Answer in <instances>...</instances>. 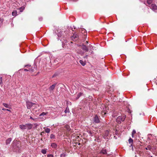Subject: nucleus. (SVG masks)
<instances>
[{
  "label": "nucleus",
  "instance_id": "c85d7f7f",
  "mask_svg": "<svg viewBox=\"0 0 157 157\" xmlns=\"http://www.w3.org/2000/svg\"><path fill=\"white\" fill-rule=\"evenodd\" d=\"M64 112L65 113H69V108L68 107H67L66 109L65 110V111Z\"/></svg>",
  "mask_w": 157,
  "mask_h": 157
},
{
  "label": "nucleus",
  "instance_id": "6ab92c4d",
  "mask_svg": "<svg viewBox=\"0 0 157 157\" xmlns=\"http://www.w3.org/2000/svg\"><path fill=\"white\" fill-rule=\"evenodd\" d=\"M65 128L68 131H70L71 130V128H70V126L67 125L66 124L65 126Z\"/></svg>",
  "mask_w": 157,
  "mask_h": 157
},
{
  "label": "nucleus",
  "instance_id": "20e7f679",
  "mask_svg": "<svg viewBox=\"0 0 157 157\" xmlns=\"http://www.w3.org/2000/svg\"><path fill=\"white\" fill-rule=\"evenodd\" d=\"M150 8L154 12L157 13V6L155 4H152L151 6H149Z\"/></svg>",
  "mask_w": 157,
  "mask_h": 157
},
{
  "label": "nucleus",
  "instance_id": "7c9ffc66",
  "mask_svg": "<svg viewBox=\"0 0 157 157\" xmlns=\"http://www.w3.org/2000/svg\"><path fill=\"white\" fill-rule=\"evenodd\" d=\"M114 132H113V133L114 134H115L117 135L118 134V132L116 129H114Z\"/></svg>",
  "mask_w": 157,
  "mask_h": 157
},
{
  "label": "nucleus",
  "instance_id": "bb28decb",
  "mask_svg": "<svg viewBox=\"0 0 157 157\" xmlns=\"http://www.w3.org/2000/svg\"><path fill=\"white\" fill-rule=\"evenodd\" d=\"M87 132L89 134V135L90 136H93V133L91 131H90L88 130L87 131Z\"/></svg>",
  "mask_w": 157,
  "mask_h": 157
},
{
  "label": "nucleus",
  "instance_id": "e433bc0d",
  "mask_svg": "<svg viewBox=\"0 0 157 157\" xmlns=\"http://www.w3.org/2000/svg\"><path fill=\"white\" fill-rule=\"evenodd\" d=\"M136 133V131L135 130H133L132 132V134H135Z\"/></svg>",
  "mask_w": 157,
  "mask_h": 157
},
{
  "label": "nucleus",
  "instance_id": "4468645a",
  "mask_svg": "<svg viewBox=\"0 0 157 157\" xmlns=\"http://www.w3.org/2000/svg\"><path fill=\"white\" fill-rule=\"evenodd\" d=\"M51 146L53 148H56L57 147V145L56 143H53L51 144Z\"/></svg>",
  "mask_w": 157,
  "mask_h": 157
},
{
  "label": "nucleus",
  "instance_id": "6e6552de",
  "mask_svg": "<svg viewBox=\"0 0 157 157\" xmlns=\"http://www.w3.org/2000/svg\"><path fill=\"white\" fill-rule=\"evenodd\" d=\"M128 142L130 144H131V145L130 146V147L132 148V150H133V140L132 139L130 138L129 140H128Z\"/></svg>",
  "mask_w": 157,
  "mask_h": 157
},
{
  "label": "nucleus",
  "instance_id": "ea45409f",
  "mask_svg": "<svg viewBox=\"0 0 157 157\" xmlns=\"http://www.w3.org/2000/svg\"><path fill=\"white\" fill-rule=\"evenodd\" d=\"M29 69L28 70V69H24V71H29Z\"/></svg>",
  "mask_w": 157,
  "mask_h": 157
},
{
  "label": "nucleus",
  "instance_id": "0eeeda50",
  "mask_svg": "<svg viewBox=\"0 0 157 157\" xmlns=\"http://www.w3.org/2000/svg\"><path fill=\"white\" fill-rule=\"evenodd\" d=\"M56 85V83H55L51 86L49 88L50 92H52L53 90L54 89L55 86Z\"/></svg>",
  "mask_w": 157,
  "mask_h": 157
},
{
  "label": "nucleus",
  "instance_id": "f704fd0d",
  "mask_svg": "<svg viewBox=\"0 0 157 157\" xmlns=\"http://www.w3.org/2000/svg\"><path fill=\"white\" fill-rule=\"evenodd\" d=\"M62 33V32L58 34V36L59 37H61V33Z\"/></svg>",
  "mask_w": 157,
  "mask_h": 157
},
{
  "label": "nucleus",
  "instance_id": "9d476101",
  "mask_svg": "<svg viewBox=\"0 0 157 157\" xmlns=\"http://www.w3.org/2000/svg\"><path fill=\"white\" fill-rule=\"evenodd\" d=\"M82 49L86 52L88 51V48L87 46L85 45L84 44H82Z\"/></svg>",
  "mask_w": 157,
  "mask_h": 157
},
{
  "label": "nucleus",
  "instance_id": "473e14b6",
  "mask_svg": "<svg viewBox=\"0 0 157 157\" xmlns=\"http://www.w3.org/2000/svg\"><path fill=\"white\" fill-rule=\"evenodd\" d=\"M2 78H0V85H1L2 86Z\"/></svg>",
  "mask_w": 157,
  "mask_h": 157
},
{
  "label": "nucleus",
  "instance_id": "c9c22d12",
  "mask_svg": "<svg viewBox=\"0 0 157 157\" xmlns=\"http://www.w3.org/2000/svg\"><path fill=\"white\" fill-rule=\"evenodd\" d=\"M105 135L106 136H108L109 134V131L108 130H106L105 132Z\"/></svg>",
  "mask_w": 157,
  "mask_h": 157
},
{
  "label": "nucleus",
  "instance_id": "b1692460",
  "mask_svg": "<svg viewBox=\"0 0 157 157\" xmlns=\"http://www.w3.org/2000/svg\"><path fill=\"white\" fill-rule=\"evenodd\" d=\"M145 149L146 150H151V146L150 145H148L147 147L145 148Z\"/></svg>",
  "mask_w": 157,
  "mask_h": 157
},
{
  "label": "nucleus",
  "instance_id": "4c0bfd02",
  "mask_svg": "<svg viewBox=\"0 0 157 157\" xmlns=\"http://www.w3.org/2000/svg\"><path fill=\"white\" fill-rule=\"evenodd\" d=\"M30 119L33 120L34 121H36L35 120L36 119L33 118L31 116H30Z\"/></svg>",
  "mask_w": 157,
  "mask_h": 157
},
{
  "label": "nucleus",
  "instance_id": "dca6fc26",
  "mask_svg": "<svg viewBox=\"0 0 157 157\" xmlns=\"http://www.w3.org/2000/svg\"><path fill=\"white\" fill-rule=\"evenodd\" d=\"M44 129L45 132L47 133H48L50 132V129L48 128H44Z\"/></svg>",
  "mask_w": 157,
  "mask_h": 157
},
{
  "label": "nucleus",
  "instance_id": "49530a36",
  "mask_svg": "<svg viewBox=\"0 0 157 157\" xmlns=\"http://www.w3.org/2000/svg\"><path fill=\"white\" fill-rule=\"evenodd\" d=\"M85 43H86V44H88V41H86Z\"/></svg>",
  "mask_w": 157,
  "mask_h": 157
},
{
  "label": "nucleus",
  "instance_id": "aec40b11",
  "mask_svg": "<svg viewBox=\"0 0 157 157\" xmlns=\"http://www.w3.org/2000/svg\"><path fill=\"white\" fill-rule=\"evenodd\" d=\"M82 95V93L80 92L77 95V96L76 97V99H77L79 98Z\"/></svg>",
  "mask_w": 157,
  "mask_h": 157
},
{
  "label": "nucleus",
  "instance_id": "79ce46f5",
  "mask_svg": "<svg viewBox=\"0 0 157 157\" xmlns=\"http://www.w3.org/2000/svg\"><path fill=\"white\" fill-rule=\"evenodd\" d=\"M39 20L40 21H41L42 20V17L39 18Z\"/></svg>",
  "mask_w": 157,
  "mask_h": 157
},
{
  "label": "nucleus",
  "instance_id": "a878e982",
  "mask_svg": "<svg viewBox=\"0 0 157 157\" xmlns=\"http://www.w3.org/2000/svg\"><path fill=\"white\" fill-rule=\"evenodd\" d=\"M24 8L22 7H20L17 9V10L19 11L20 12H22L24 10Z\"/></svg>",
  "mask_w": 157,
  "mask_h": 157
},
{
  "label": "nucleus",
  "instance_id": "2eb2a0df",
  "mask_svg": "<svg viewBox=\"0 0 157 157\" xmlns=\"http://www.w3.org/2000/svg\"><path fill=\"white\" fill-rule=\"evenodd\" d=\"M12 138H9L7 139L6 140V145L10 144V142L12 140Z\"/></svg>",
  "mask_w": 157,
  "mask_h": 157
},
{
  "label": "nucleus",
  "instance_id": "9b49d317",
  "mask_svg": "<svg viewBox=\"0 0 157 157\" xmlns=\"http://www.w3.org/2000/svg\"><path fill=\"white\" fill-rule=\"evenodd\" d=\"M36 65L34 64L32 67L30 69H29V71L33 72L35 70H36Z\"/></svg>",
  "mask_w": 157,
  "mask_h": 157
},
{
  "label": "nucleus",
  "instance_id": "37998d69",
  "mask_svg": "<svg viewBox=\"0 0 157 157\" xmlns=\"http://www.w3.org/2000/svg\"><path fill=\"white\" fill-rule=\"evenodd\" d=\"M30 67L31 66H29V65H25V67H27V68H28V67Z\"/></svg>",
  "mask_w": 157,
  "mask_h": 157
},
{
  "label": "nucleus",
  "instance_id": "5701e85b",
  "mask_svg": "<svg viewBox=\"0 0 157 157\" xmlns=\"http://www.w3.org/2000/svg\"><path fill=\"white\" fill-rule=\"evenodd\" d=\"M46 150V149H42L41 151V153L44 154H45L47 152Z\"/></svg>",
  "mask_w": 157,
  "mask_h": 157
},
{
  "label": "nucleus",
  "instance_id": "393cba45",
  "mask_svg": "<svg viewBox=\"0 0 157 157\" xmlns=\"http://www.w3.org/2000/svg\"><path fill=\"white\" fill-rule=\"evenodd\" d=\"M66 152H64L61 154L60 155V157H65L66 155Z\"/></svg>",
  "mask_w": 157,
  "mask_h": 157
},
{
  "label": "nucleus",
  "instance_id": "c756f323",
  "mask_svg": "<svg viewBox=\"0 0 157 157\" xmlns=\"http://www.w3.org/2000/svg\"><path fill=\"white\" fill-rule=\"evenodd\" d=\"M50 138L51 139H55V135L53 134H52L50 136Z\"/></svg>",
  "mask_w": 157,
  "mask_h": 157
},
{
  "label": "nucleus",
  "instance_id": "a211bd4d",
  "mask_svg": "<svg viewBox=\"0 0 157 157\" xmlns=\"http://www.w3.org/2000/svg\"><path fill=\"white\" fill-rule=\"evenodd\" d=\"M2 105H3V106L5 107L6 108H9V109H10L11 107H10V106L8 104L6 103H3L2 104Z\"/></svg>",
  "mask_w": 157,
  "mask_h": 157
},
{
  "label": "nucleus",
  "instance_id": "72a5a7b5",
  "mask_svg": "<svg viewBox=\"0 0 157 157\" xmlns=\"http://www.w3.org/2000/svg\"><path fill=\"white\" fill-rule=\"evenodd\" d=\"M47 157H53V155L52 154H48Z\"/></svg>",
  "mask_w": 157,
  "mask_h": 157
},
{
  "label": "nucleus",
  "instance_id": "f3484780",
  "mask_svg": "<svg viewBox=\"0 0 157 157\" xmlns=\"http://www.w3.org/2000/svg\"><path fill=\"white\" fill-rule=\"evenodd\" d=\"M17 11L16 10H13L12 13V15L13 16H16L17 15Z\"/></svg>",
  "mask_w": 157,
  "mask_h": 157
},
{
  "label": "nucleus",
  "instance_id": "c03bdc74",
  "mask_svg": "<svg viewBox=\"0 0 157 157\" xmlns=\"http://www.w3.org/2000/svg\"><path fill=\"white\" fill-rule=\"evenodd\" d=\"M134 134H132V138H133L134 137Z\"/></svg>",
  "mask_w": 157,
  "mask_h": 157
},
{
  "label": "nucleus",
  "instance_id": "f8f14e48",
  "mask_svg": "<svg viewBox=\"0 0 157 157\" xmlns=\"http://www.w3.org/2000/svg\"><path fill=\"white\" fill-rule=\"evenodd\" d=\"M99 153L100 154H102L105 155H106L107 154L106 149H103L100 151Z\"/></svg>",
  "mask_w": 157,
  "mask_h": 157
},
{
  "label": "nucleus",
  "instance_id": "de8ad7c7",
  "mask_svg": "<svg viewBox=\"0 0 157 157\" xmlns=\"http://www.w3.org/2000/svg\"><path fill=\"white\" fill-rule=\"evenodd\" d=\"M89 46H90V48H91V49H92V48H91V45H90Z\"/></svg>",
  "mask_w": 157,
  "mask_h": 157
},
{
  "label": "nucleus",
  "instance_id": "7ed1b4c3",
  "mask_svg": "<svg viewBox=\"0 0 157 157\" xmlns=\"http://www.w3.org/2000/svg\"><path fill=\"white\" fill-rule=\"evenodd\" d=\"M126 118L125 115L119 116L116 119V121L118 123H120L121 121H124Z\"/></svg>",
  "mask_w": 157,
  "mask_h": 157
},
{
  "label": "nucleus",
  "instance_id": "4be33fe9",
  "mask_svg": "<svg viewBox=\"0 0 157 157\" xmlns=\"http://www.w3.org/2000/svg\"><path fill=\"white\" fill-rule=\"evenodd\" d=\"M152 2V0H147V2L148 4V6H150Z\"/></svg>",
  "mask_w": 157,
  "mask_h": 157
},
{
  "label": "nucleus",
  "instance_id": "1a4fd4ad",
  "mask_svg": "<svg viewBox=\"0 0 157 157\" xmlns=\"http://www.w3.org/2000/svg\"><path fill=\"white\" fill-rule=\"evenodd\" d=\"M34 104V103L30 102H26L27 107L28 109H30Z\"/></svg>",
  "mask_w": 157,
  "mask_h": 157
},
{
  "label": "nucleus",
  "instance_id": "a19ab883",
  "mask_svg": "<svg viewBox=\"0 0 157 157\" xmlns=\"http://www.w3.org/2000/svg\"><path fill=\"white\" fill-rule=\"evenodd\" d=\"M88 55H86L85 56H84V58H87V57H88Z\"/></svg>",
  "mask_w": 157,
  "mask_h": 157
},
{
  "label": "nucleus",
  "instance_id": "f257e3e1",
  "mask_svg": "<svg viewBox=\"0 0 157 157\" xmlns=\"http://www.w3.org/2000/svg\"><path fill=\"white\" fill-rule=\"evenodd\" d=\"M33 126V124L31 123H26L24 124H21L19 126V128L22 130L31 129Z\"/></svg>",
  "mask_w": 157,
  "mask_h": 157
},
{
  "label": "nucleus",
  "instance_id": "39448f33",
  "mask_svg": "<svg viewBox=\"0 0 157 157\" xmlns=\"http://www.w3.org/2000/svg\"><path fill=\"white\" fill-rule=\"evenodd\" d=\"M102 108L103 110H101V114L103 115H105L106 114L107 112L105 111L106 108L104 105L102 106L101 107V109H102Z\"/></svg>",
  "mask_w": 157,
  "mask_h": 157
},
{
  "label": "nucleus",
  "instance_id": "412c9836",
  "mask_svg": "<svg viewBox=\"0 0 157 157\" xmlns=\"http://www.w3.org/2000/svg\"><path fill=\"white\" fill-rule=\"evenodd\" d=\"M79 62L83 66H85L86 64L85 62L82 60H79Z\"/></svg>",
  "mask_w": 157,
  "mask_h": 157
},
{
  "label": "nucleus",
  "instance_id": "09e8293b",
  "mask_svg": "<svg viewBox=\"0 0 157 157\" xmlns=\"http://www.w3.org/2000/svg\"><path fill=\"white\" fill-rule=\"evenodd\" d=\"M42 133H44V132H41V135H42Z\"/></svg>",
  "mask_w": 157,
  "mask_h": 157
},
{
  "label": "nucleus",
  "instance_id": "a18cd8bd",
  "mask_svg": "<svg viewBox=\"0 0 157 157\" xmlns=\"http://www.w3.org/2000/svg\"><path fill=\"white\" fill-rule=\"evenodd\" d=\"M82 31H83V32H85V29H82Z\"/></svg>",
  "mask_w": 157,
  "mask_h": 157
},
{
  "label": "nucleus",
  "instance_id": "ddd939ff",
  "mask_svg": "<svg viewBox=\"0 0 157 157\" xmlns=\"http://www.w3.org/2000/svg\"><path fill=\"white\" fill-rule=\"evenodd\" d=\"M78 35L76 33L73 34V35L71 37V38L72 39H74L75 40H77V38L78 37Z\"/></svg>",
  "mask_w": 157,
  "mask_h": 157
},
{
  "label": "nucleus",
  "instance_id": "cd10ccee",
  "mask_svg": "<svg viewBox=\"0 0 157 157\" xmlns=\"http://www.w3.org/2000/svg\"><path fill=\"white\" fill-rule=\"evenodd\" d=\"M47 113H45V112H42V113L40 115V117L41 116H44V115H47Z\"/></svg>",
  "mask_w": 157,
  "mask_h": 157
},
{
  "label": "nucleus",
  "instance_id": "f03ea898",
  "mask_svg": "<svg viewBox=\"0 0 157 157\" xmlns=\"http://www.w3.org/2000/svg\"><path fill=\"white\" fill-rule=\"evenodd\" d=\"M21 145L18 143H17L16 144L14 145L13 146V151L15 152L20 151Z\"/></svg>",
  "mask_w": 157,
  "mask_h": 157
},
{
  "label": "nucleus",
  "instance_id": "2f4dec72",
  "mask_svg": "<svg viewBox=\"0 0 157 157\" xmlns=\"http://www.w3.org/2000/svg\"><path fill=\"white\" fill-rule=\"evenodd\" d=\"M2 110H6V111H9L10 112H11V111L10 110V109H5V108H2Z\"/></svg>",
  "mask_w": 157,
  "mask_h": 157
},
{
  "label": "nucleus",
  "instance_id": "8fccbe9b",
  "mask_svg": "<svg viewBox=\"0 0 157 157\" xmlns=\"http://www.w3.org/2000/svg\"><path fill=\"white\" fill-rule=\"evenodd\" d=\"M39 74V72H38L37 74Z\"/></svg>",
  "mask_w": 157,
  "mask_h": 157
},
{
  "label": "nucleus",
  "instance_id": "423d86ee",
  "mask_svg": "<svg viewBox=\"0 0 157 157\" xmlns=\"http://www.w3.org/2000/svg\"><path fill=\"white\" fill-rule=\"evenodd\" d=\"M94 122L96 123H99L100 121L98 116L97 115H95L94 118Z\"/></svg>",
  "mask_w": 157,
  "mask_h": 157
},
{
  "label": "nucleus",
  "instance_id": "58836bf2",
  "mask_svg": "<svg viewBox=\"0 0 157 157\" xmlns=\"http://www.w3.org/2000/svg\"><path fill=\"white\" fill-rule=\"evenodd\" d=\"M57 75L56 74H54L52 76V78H54V77H56V76H57Z\"/></svg>",
  "mask_w": 157,
  "mask_h": 157
}]
</instances>
